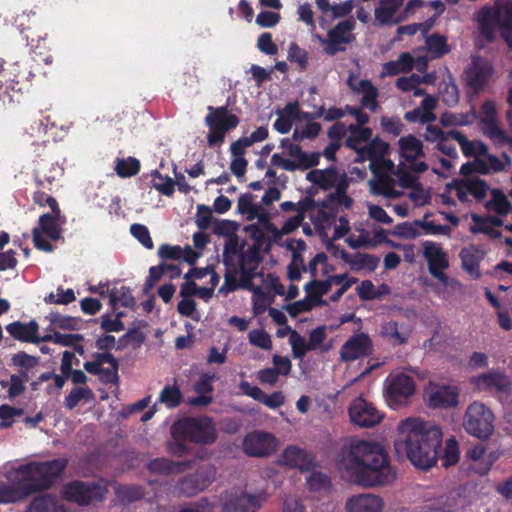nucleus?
Here are the masks:
<instances>
[{
	"label": "nucleus",
	"mask_w": 512,
	"mask_h": 512,
	"mask_svg": "<svg viewBox=\"0 0 512 512\" xmlns=\"http://www.w3.org/2000/svg\"><path fill=\"white\" fill-rule=\"evenodd\" d=\"M248 341L251 345L262 350L272 349L271 336L264 329H252L248 333Z\"/></svg>",
	"instance_id": "56"
},
{
	"label": "nucleus",
	"mask_w": 512,
	"mask_h": 512,
	"mask_svg": "<svg viewBox=\"0 0 512 512\" xmlns=\"http://www.w3.org/2000/svg\"><path fill=\"white\" fill-rule=\"evenodd\" d=\"M244 288L252 292V311L255 316L263 314L268 306L273 301V296H270L266 293L263 288L255 283V277L251 279H244L241 283H237L234 280H231L229 276L225 277V283L220 288V292H231L238 288Z\"/></svg>",
	"instance_id": "16"
},
{
	"label": "nucleus",
	"mask_w": 512,
	"mask_h": 512,
	"mask_svg": "<svg viewBox=\"0 0 512 512\" xmlns=\"http://www.w3.org/2000/svg\"><path fill=\"white\" fill-rule=\"evenodd\" d=\"M66 463L57 459L45 463L21 465L8 472L9 482L15 486L8 488L0 480V503L15 502L30 492L47 487L52 479L59 475Z\"/></svg>",
	"instance_id": "4"
},
{
	"label": "nucleus",
	"mask_w": 512,
	"mask_h": 512,
	"mask_svg": "<svg viewBox=\"0 0 512 512\" xmlns=\"http://www.w3.org/2000/svg\"><path fill=\"white\" fill-rule=\"evenodd\" d=\"M219 279L212 268H193L185 274L186 281L181 285L180 294L182 297L197 296L207 302L212 298Z\"/></svg>",
	"instance_id": "9"
},
{
	"label": "nucleus",
	"mask_w": 512,
	"mask_h": 512,
	"mask_svg": "<svg viewBox=\"0 0 512 512\" xmlns=\"http://www.w3.org/2000/svg\"><path fill=\"white\" fill-rule=\"evenodd\" d=\"M267 137H268L267 128L264 126H261V127H258L254 132H252L249 136L241 137L237 141H235L233 143L234 148L246 150L253 144L265 140Z\"/></svg>",
	"instance_id": "51"
},
{
	"label": "nucleus",
	"mask_w": 512,
	"mask_h": 512,
	"mask_svg": "<svg viewBox=\"0 0 512 512\" xmlns=\"http://www.w3.org/2000/svg\"><path fill=\"white\" fill-rule=\"evenodd\" d=\"M466 457L471 460L473 468L479 474H485L495 461L493 454L486 453V447L483 444H476L466 451Z\"/></svg>",
	"instance_id": "37"
},
{
	"label": "nucleus",
	"mask_w": 512,
	"mask_h": 512,
	"mask_svg": "<svg viewBox=\"0 0 512 512\" xmlns=\"http://www.w3.org/2000/svg\"><path fill=\"white\" fill-rule=\"evenodd\" d=\"M318 305L313 297L307 294V297L294 303H291L285 307L286 311L290 316L296 317L300 313L311 310L314 306Z\"/></svg>",
	"instance_id": "63"
},
{
	"label": "nucleus",
	"mask_w": 512,
	"mask_h": 512,
	"mask_svg": "<svg viewBox=\"0 0 512 512\" xmlns=\"http://www.w3.org/2000/svg\"><path fill=\"white\" fill-rule=\"evenodd\" d=\"M372 342L366 333L350 337L341 347L340 356L343 361H354L371 353Z\"/></svg>",
	"instance_id": "22"
},
{
	"label": "nucleus",
	"mask_w": 512,
	"mask_h": 512,
	"mask_svg": "<svg viewBox=\"0 0 512 512\" xmlns=\"http://www.w3.org/2000/svg\"><path fill=\"white\" fill-rule=\"evenodd\" d=\"M320 131V125L316 122L308 119V115H300L299 121L296 123L295 130L293 132V138L295 140H302L305 138H313Z\"/></svg>",
	"instance_id": "46"
},
{
	"label": "nucleus",
	"mask_w": 512,
	"mask_h": 512,
	"mask_svg": "<svg viewBox=\"0 0 512 512\" xmlns=\"http://www.w3.org/2000/svg\"><path fill=\"white\" fill-rule=\"evenodd\" d=\"M140 169V162L132 157L117 161L116 171L120 177H131L136 175Z\"/></svg>",
	"instance_id": "60"
},
{
	"label": "nucleus",
	"mask_w": 512,
	"mask_h": 512,
	"mask_svg": "<svg viewBox=\"0 0 512 512\" xmlns=\"http://www.w3.org/2000/svg\"><path fill=\"white\" fill-rule=\"evenodd\" d=\"M451 135L459 143L462 152L466 156L475 157V161L472 163L474 166L476 164H482L483 160H481V158L487 152V147L483 142L470 141L460 132H453Z\"/></svg>",
	"instance_id": "40"
},
{
	"label": "nucleus",
	"mask_w": 512,
	"mask_h": 512,
	"mask_svg": "<svg viewBox=\"0 0 512 512\" xmlns=\"http://www.w3.org/2000/svg\"><path fill=\"white\" fill-rule=\"evenodd\" d=\"M386 230L380 227H374L369 234L368 240H362L358 245H366V248H374L381 243H387L393 247H397L392 241L388 239Z\"/></svg>",
	"instance_id": "57"
},
{
	"label": "nucleus",
	"mask_w": 512,
	"mask_h": 512,
	"mask_svg": "<svg viewBox=\"0 0 512 512\" xmlns=\"http://www.w3.org/2000/svg\"><path fill=\"white\" fill-rule=\"evenodd\" d=\"M231 164L230 170L236 177H241L245 174L248 162L244 157L245 150L235 149L234 144L231 145Z\"/></svg>",
	"instance_id": "52"
},
{
	"label": "nucleus",
	"mask_w": 512,
	"mask_h": 512,
	"mask_svg": "<svg viewBox=\"0 0 512 512\" xmlns=\"http://www.w3.org/2000/svg\"><path fill=\"white\" fill-rule=\"evenodd\" d=\"M93 399V392L87 387H75L64 399V407L66 409H73L83 402H89Z\"/></svg>",
	"instance_id": "48"
},
{
	"label": "nucleus",
	"mask_w": 512,
	"mask_h": 512,
	"mask_svg": "<svg viewBox=\"0 0 512 512\" xmlns=\"http://www.w3.org/2000/svg\"><path fill=\"white\" fill-rule=\"evenodd\" d=\"M397 153L400 165L408 164L413 172L421 173L428 169V165L419 159L424 156V147L420 139L409 134L397 141Z\"/></svg>",
	"instance_id": "14"
},
{
	"label": "nucleus",
	"mask_w": 512,
	"mask_h": 512,
	"mask_svg": "<svg viewBox=\"0 0 512 512\" xmlns=\"http://www.w3.org/2000/svg\"><path fill=\"white\" fill-rule=\"evenodd\" d=\"M6 330L13 338L20 341L39 343L41 339L37 336L38 325L34 321L29 323H10L7 325Z\"/></svg>",
	"instance_id": "39"
},
{
	"label": "nucleus",
	"mask_w": 512,
	"mask_h": 512,
	"mask_svg": "<svg viewBox=\"0 0 512 512\" xmlns=\"http://www.w3.org/2000/svg\"><path fill=\"white\" fill-rule=\"evenodd\" d=\"M452 188L455 190L457 197L462 202H468L471 198L482 200L486 197L489 190V187L484 180L473 176L455 181Z\"/></svg>",
	"instance_id": "21"
},
{
	"label": "nucleus",
	"mask_w": 512,
	"mask_h": 512,
	"mask_svg": "<svg viewBox=\"0 0 512 512\" xmlns=\"http://www.w3.org/2000/svg\"><path fill=\"white\" fill-rule=\"evenodd\" d=\"M384 508V500L371 493L353 495L345 504L347 512H383Z\"/></svg>",
	"instance_id": "24"
},
{
	"label": "nucleus",
	"mask_w": 512,
	"mask_h": 512,
	"mask_svg": "<svg viewBox=\"0 0 512 512\" xmlns=\"http://www.w3.org/2000/svg\"><path fill=\"white\" fill-rule=\"evenodd\" d=\"M347 84L354 93L362 96L361 104L363 107L372 111L376 110L378 91L370 81L362 79L355 74H350Z\"/></svg>",
	"instance_id": "25"
},
{
	"label": "nucleus",
	"mask_w": 512,
	"mask_h": 512,
	"mask_svg": "<svg viewBox=\"0 0 512 512\" xmlns=\"http://www.w3.org/2000/svg\"><path fill=\"white\" fill-rule=\"evenodd\" d=\"M437 107V99L431 95H426L420 106L405 114V119L409 122L430 123L436 120L434 113Z\"/></svg>",
	"instance_id": "35"
},
{
	"label": "nucleus",
	"mask_w": 512,
	"mask_h": 512,
	"mask_svg": "<svg viewBox=\"0 0 512 512\" xmlns=\"http://www.w3.org/2000/svg\"><path fill=\"white\" fill-rule=\"evenodd\" d=\"M279 445L277 438L268 432L254 431L243 441L244 451L250 456H267L273 453Z\"/></svg>",
	"instance_id": "20"
},
{
	"label": "nucleus",
	"mask_w": 512,
	"mask_h": 512,
	"mask_svg": "<svg viewBox=\"0 0 512 512\" xmlns=\"http://www.w3.org/2000/svg\"><path fill=\"white\" fill-rule=\"evenodd\" d=\"M174 435L183 434L196 443L208 444L216 439V429L212 421L208 418H189L178 421L172 427Z\"/></svg>",
	"instance_id": "11"
},
{
	"label": "nucleus",
	"mask_w": 512,
	"mask_h": 512,
	"mask_svg": "<svg viewBox=\"0 0 512 512\" xmlns=\"http://www.w3.org/2000/svg\"><path fill=\"white\" fill-rule=\"evenodd\" d=\"M353 28V21H342L328 31V36L330 37L334 54L343 51L345 49V45L354 40V36L352 34Z\"/></svg>",
	"instance_id": "32"
},
{
	"label": "nucleus",
	"mask_w": 512,
	"mask_h": 512,
	"mask_svg": "<svg viewBox=\"0 0 512 512\" xmlns=\"http://www.w3.org/2000/svg\"><path fill=\"white\" fill-rule=\"evenodd\" d=\"M491 65L482 58H474L466 71L469 85L478 88L492 75Z\"/></svg>",
	"instance_id": "36"
},
{
	"label": "nucleus",
	"mask_w": 512,
	"mask_h": 512,
	"mask_svg": "<svg viewBox=\"0 0 512 512\" xmlns=\"http://www.w3.org/2000/svg\"><path fill=\"white\" fill-rule=\"evenodd\" d=\"M336 463L344 479L365 487L386 485L396 477L387 452L372 440L357 439L345 445Z\"/></svg>",
	"instance_id": "1"
},
{
	"label": "nucleus",
	"mask_w": 512,
	"mask_h": 512,
	"mask_svg": "<svg viewBox=\"0 0 512 512\" xmlns=\"http://www.w3.org/2000/svg\"><path fill=\"white\" fill-rule=\"evenodd\" d=\"M392 438L398 455L407 457L416 468L427 470L437 462L443 433L434 423L407 417L397 423Z\"/></svg>",
	"instance_id": "2"
},
{
	"label": "nucleus",
	"mask_w": 512,
	"mask_h": 512,
	"mask_svg": "<svg viewBox=\"0 0 512 512\" xmlns=\"http://www.w3.org/2000/svg\"><path fill=\"white\" fill-rule=\"evenodd\" d=\"M26 512H66V510L53 496L42 495L32 501Z\"/></svg>",
	"instance_id": "45"
},
{
	"label": "nucleus",
	"mask_w": 512,
	"mask_h": 512,
	"mask_svg": "<svg viewBox=\"0 0 512 512\" xmlns=\"http://www.w3.org/2000/svg\"><path fill=\"white\" fill-rule=\"evenodd\" d=\"M476 114L474 111L470 113H444L441 116V123L445 127L465 126L474 122Z\"/></svg>",
	"instance_id": "49"
},
{
	"label": "nucleus",
	"mask_w": 512,
	"mask_h": 512,
	"mask_svg": "<svg viewBox=\"0 0 512 512\" xmlns=\"http://www.w3.org/2000/svg\"><path fill=\"white\" fill-rule=\"evenodd\" d=\"M263 205L264 204L254 203L246 218L249 221L257 220V226L252 224L247 227V230L258 229L261 231V235L264 237L268 229V224L271 223V216Z\"/></svg>",
	"instance_id": "43"
},
{
	"label": "nucleus",
	"mask_w": 512,
	"mask_h": 512,
	"mask_svg": "<svg viewBox=\"0 0 512 512\" xmlns=\"http://www.w3.org/2000/svg\"><path fill=\"white\" fill-rule=\"evenodd\" d=\"M63 497L78 505H88L94 501L102 500L107 493L104 484L75 481L67 484L63 489Z\"/></svg>",
	"instance_id": "15"
},
{
	"label": "nucleus",
	"mask_w": 512,
	"mask_h": 512,
	"mask_svg": "<svg viewBox=\"0 0 512 512\" xmlns=\"http://www.w3.org/2000/svg\"><path fill=\"white\" fill-rule=\"evenodd\" d=\"M481 36L492 41L500 31L508 46L512 49V2L483 7L474 16Z\"/></svg>",
	"instance_id": "6"
},
{
	"label": "nucleus",
	"mask_w": 512,
	"mask_h": 512,
	"mask_svg": "<svg viewBox=\"0 0 512 512\" xmlns=\"http://www.w3.org/2000/svg\"><path fill=\"white\" fill-rule=\"evenodd\" d=\"M370 231L364 228L362 222L354 224V232H351L346 238V244L352 249L366 248V245H358L362 240H368Z\"/></svg>",
	"instance_id": "58"
},
{
	"label": "nucleus",
	"mask_w": 512,
	"mask_h": 512,
	"mask_svg": "<svg viewBox=\"0 0 512 512\" xmlns=\"http://www.w3.org/2000/svg\"><path fill=\"white\" fill-rule=\"evenodd\" d=\"M459 390L451 385L429 383L424 391V398L432 408H451L459 404Z\"/></svg>",
	"instance_id": "17"
},
{
	"label": "nucleus",
	"mask_w": 512,
	"mask_h": 512,
	"mask_svg": "<svg viewBox=\"0 0 512 512\" xmlns=\"http://www.w3.org/2000/svg\"><path fill=\"white\" fill-rule=\"evenodd\" d=\"M205 122L209 127L208 143L211 146H215L224 141L226 132L235 128L239 124V119L226 108L220 107L216 109L210 108Z\"/></svg>",
	"instance_id": "12"
},
{
	"label": "nucleus",
	"mask_w": 512,
	"mask_h": 512,
	"mask_svg": "<svg viewBox=\"0 0 512 512\" xmlns=\"http://www.w3.org/2000/svg\"><path fill=\"white\" fill-rule=\"evenodd\" d=\"M49 320L52 329L75 330L78 325V321L75 318L56 313H51Z\"/></svg>",
	"instance_id": "62"
},
{
	"label": "nucleus",
	"mask_w": 512,
	"mask_h": 512,
	"mask_svg": "<svg viewBox=\"0 0 512 512\" xmlns=\"http://www.w3.org/2000/svg\"><path fill=\"white\" fill-rule=\"evenodd\" d=\"M415 392L414 379L404 373L391 378L386 389V401L392 407L405 404Z\"/></svg>",
	"instance_id": "19"
},
{
	"label": "nucleus",
	"mask_w": 512,
	"mask_h": 512,
	"mask_svg": "<svg viewBox=\"0 0 512 512\" xmlns=\"http://www.w3.org/2000/svg\"><path fill=\"white\" fill-rule=\"evenodd\" d=\"M327 327L322 325L311 330L309 333V344L311 351L327 352L331 349L332 343L327 342Z\"/></svg>",
	"instance_id": "47"
},
{
	"label": "nucleus",
	"mask_w": 512,
	"mask_h": 512,
	"mask_svg": "<svg viewBox=\"0 0 512 512\" xmlns=\"http://www.w3.org/2000/svg\"><path fill=\"white\" fill-rule=\"evenodd\" d=\"M349 132L346 144L357 151V160L368 159L370 161L369 168L373 174V178L368 181L370 192L386 198L399 197L401 192L395 189V180L391 177L395 164L387 158L390 151L389 144L379 138L371 139L372 130L370 128H358L350 125Z\"/></svg>",
	"instance_id": "3"
},
{
	"label": "nucleus",
	"mask_w": 512,
	"mask_h": 512,
	"mask_svg": "<svg viewBox=\"0 0 512 512\" xmlns=\"http://www.w3.org/2000/svg\"><path fill=\"white\" fill-rule=\"evenodd\" d=\"M289 344L291 346L292 356L295 359H302L305 354L311 350L309 340L307 341L297 331L291 333L289 337Z\"/></svg>",
	"instance_id": "54"
},
{
	"label": "nucleus",
	"mask_w": 512,
	"mask_h": 512,
	"mask_svg": "<svg viewBox=\"0 0 512 512\" xmlns=\"http://www.w3.org/2000/svg\"><path fill=\"white\" fill-rule=\"evenodd\" d=\"M281 147L283 154L295 165V170L308 169L319 163L320 153L318 152H304L298 145L289 140L283 141Z\"/></svg>",
	"instance_id": "23"
},
{
	"label": "nucleus",
	"mask_w": 512,
	"mask_h": 512,
	"mask_svg": "<svg viewBox=\"0 0 512 512\" xmlns=\"http://www.w3.org/2000/svg\"><path fill=\"white\" fill-rule=\"evenodd\" d=\"M159 399L168 408H173L180 403L181 393L176 386H166L162 389Z\"/></svg>",
	"instance_id": "64"
},
{
	"label": "nucleus",
	"mask_w": 512,
	"mask_h": 512,
	"mask_svg": "<svg viewBox=\"0 0 512 512\" xmlns=\"http://www.w3.org/2000/svg\"><path fill=\"white\" fill-rule=\"evenodd\" d=\"M422 248L423 256L428 264V270L438 281V284L435 285L436 293L442 298L448 297L460 287V284L456 280L448 278L444 273V270L449 267L447 253L440 244L432 241H424Z\"/></svg>",
	"instance_id": "7"
},
{
	"label": "nucleus",
	"mask_w": 512,
	"mask_h": 512,
	"mask_svg": "<svg viewBox=\"0 0 512 512\" xmlns=\"http://www.w3.org/2000/svg\"><path fill=\"white\" fill-rule=\"evenodd\" d=\"M66 223L65 217L43 214L39 218L38 226L33 229V243L36 248L51 252L52 246L48 240L61 238L62 226Z\"/></svg>",
	"instance_id": "13"
},
{
	"label": "nucleus",
	"mask_w": 512,
	"mask_h": 512,
	"mask_svg": "<svg viewBox=\"0 0 512 512\" xmlns=\"http://www.w3.org/2000/svg\"><path fill=\"white\" fill-rule=\"evenodd\" d=\"M277 119L274 128L282 134L288 133L293 123H297L300 118L299 106L297 102L288 103L282 110L277 112Z\"/></svg>",
	"instance_id": "38"
},
{
	"label": "nucleus",
	"mask_w": 512,
	"mask_h": 512,
	"mask_svg": "<svg viewBox=\"0 0 512 512\" xmlns=\"http://www.w3.org/2000/svg\"><path fill=\"white\" fill-rule=\"evenodd\" d=\"M462 426L469 435L478 439H488L495 429L494 413L485 404L474 401L465 410Z\"/></svg>",
	"instance_id": "8"
},
{
	"label": "nucleus",
	"mask_w": 512,
	"mask_h": 512,
	"mask_svg": "<svg viewBox=\"0 0 512 512\" xmlns=\"http://www.w3.org/2000/svg\"><path fill=\"white\" fill-rule=\"evenodd\" d=\"M88 290L103 298L108 297L113 307L119 304L122 306H130L133 304V297L125 287L111 288L108 282H100L96 285H90Z\"/></svg>",
	"instance_id": "26"
},
{
	"label": "nucleus",
	"mask_w": 512,
	"mask_h": 512,
	"mask_svg": "<svg viewBox=\"0 0 512 512\" xmlns=\"http://www.w3.org/2000/svg\"><path fill=\"white\" fill-rule=\"evenodd\" d=\"M471 383L478 390H508L511 386L510 379L500 371H492L489 373H483L478 376L471 378Z\"/></svg>",
	"instance_id": "27"
},
{
	"label": "nucleus",
	"mask_w": 512,
	"mask_h": 512,
	"mask_svg": "<svg viewBox=\"0 0 512 512\" xmlns=\"http://www.w3.org/2000/svg\"><path fill=\"white\" fill-rule=\"evenodd\" d=\"M305 218L304 212L298 210L297 214L288 218L281 227L274 223L268 224V229L264 235L268 242H279L285 235L293 233L302 224Z\"/></svg>",
	"instance_id": "29"
},
{
	"label": "nucleus",
	"mask_w": 512,
	"mask_h": 512,
	"mask_svg": "<svg viewBox=\"0 0 512 512\" xmlns=\"http://www.w3.org/2000/svg\"><path fill=\"white\" fill-rule=\"evenodd\" d=\"M349 416L352 423L359 427L370 428L379 424L384 414L376 409V407L363 399L356 398L350 405Z\"/></svg>",
	"instance_id": "18"
},
{
	"label": "nucleus",
	"mask_w": 512,
	"mask_h": 512,
	"mask_svg": "<svg viewBox=\"0 0 512 512\" xmlns=\"http://www.w3.org/2000/svg\"><path fill=\"white\" fill-rule=\"evenodd\" d=\"M158 255L165 260H183L189 264H194L201 256V253L194 251L189 245L181 247L163 244L158 248Z\"/></svg>",
	"instance_id": "30"
},
{
	"label": "nucleus",
	"mask_w": 512,
	"mask_h": 512,
	"mask_svg": "<svg viewBox=\"0 0 512 512\" xmlns=\"http://www.w3.org/2000/svg\"><path fill=\"white\" fill-rule=\"evenodd\" d=\"M305 289L307 294L311 295L317 304H321L322 296L330 291L331 285L327 279L324 281H311L305 286Z\"/></svg>",
	"instance_id": "61"
},
{
	"label": "nucleus",
	"mask_w": 512,
	"mask_h": 512,
	"mask_svg": "<svg viewBox=\"0 0 512 512\" xmlns=\"http://www.w3.org/2000/svg\"><path fill=\"white\" fill-rule=\"evenodd\" d=\"M421 4V0H380L375 8V19L380 24H397L406 20Z\"/></svg>",
	"instance_id": "10"
},
{
	"label": "nucleus",
	"mask_w": 512,
	"mask_h": 512,
	"mask_svg": "<svg viewBox=\"0 0 512 512\" xmlns=\"http://www.w3.org/2000/svg\"><path fill=\"white\" fill-rule=\"evenodd\" d=\"M279 462L289 468L308 471L312 466L311 457L302 449L295 446L287 447L279 458Z\"/></svg>",
	"instance_id": "33"
},
{
	"label": "nucleus",
	"mask_w": 512,
	"mask_h": 512,
	"mask_svg": "<svg viewBox=\"0 0 512 512\" xmlns=\"http://www.w3.org/2000/svg\"><path fill=\"white\" fill-rule=\"evenodd\" d=\"M153 187L165 196H171L174 192L175 182L167 176H162L154 171L151 174Z\"/></svg>",
	"instance_id": "59"
},
{
	"label": "nucleus",
	"mask_w": 512,
	"mask_h": 512,
	"mask_svg": "<svg viewBox=\"0 0 512 512\" xmlns=\"http://www.w3.org/2000/svg\"><path fill=\"white\" fill-rule=\"evenodd\" d=\"M356 292L363 300H375L383 298L391 291L386 284L376 286L370 280H364L356 287Z\"/></svg>",
	"instance_id": "42"
},
{
	"label": "nucleus",
	"mask_w": 512,
	"mask_h": 512,
	"mask_svg": "<svg viewBox=\"0 0 512 512\" xmlns=\"http://www.w3.org/2000/svg\"><path fill=\"white\" fill-rule=\"evenodd\" d=\"M485 257V251L475 245H469L460 252L462 268L473 279L481 277L480 263Z\"/></svg>",
	"instance_id": "28"
},
{
	"label": "nucleus",
	"mask_w": 512,
	"mask_h": 512,
	"mask_svg": "<svg viewBox=\"0 0 512 512\" xmlns=\"http://www.w3.org/2000/svg\"><path fill=\"white\" fill-rule=\"evenodd\" d=\"M264 500V495L254 497L236 491L235 493L227 496V499L224 502V512H231L236 510L245 511L250 507H259L264 502Z\"/></svg>",
	"instance_id": "34"
},
{
	"label": "nucleus",
	"mask_w": 512,
	"mask_h": 512,
	"mask_svg": "<svg viewBox=\"0 0 512 512\" xmlns=\"http://www.w3.org/2000/svg\"><path fill=\"white\" fill-rule=\"evenodd\" d=\"M273 243L289 251L291 253V260L303 259V254L307 249L306 243L302 239L287 238L283 240L282 238L279 242Z\"/></svg>",
	"instance_id": "50"
},
{
	"label": "nucleus",
	"mask_w": 512,
	"mask_h": 512,
	"mask_svg": "<svg viewBox=\"0 0 512 512\" xmlns=\"http://www.w3.org/2000/svg\"><path fill=\"white\" fill-rule=\"evenodd\" d=\"M381 334L393 345H401L408 340L410 330L404 324L390 320L383 323Z\"/></svg>",
	"instance_id": "41"
},
{
	"label": "nucleus",
	"mask_w": 512,
	"mask_h": 512,
	"mask_svg": "<svg viewBox=\"0 0 512 512\" xmlns=\"http://www.w3.org/2000/svg\"><path fill=\"white\" fill-rule=\"evenodd\" d=\"M483 160L482 164H476L474 167V164L466 163L463 164L461 167V174L464 176H468L472 172H479L482 174L490 173V172H498L505 168L506 164L510 163L509 158L505 156V162L498 159L496 156L488 154L486 152L485 155L481 158Z\"/></svg>",
	"instance_id": "31"
},
{
	"label": "nucleus",
	"mask_w": 512,
	"mask_h": 512,
	"mask_svg": "<svg viewBox=\"0 0 512 512\" xmlns=\"http://www.w3.org/2000/svg\"><path fill=\"white\" fill-rule=\"evenodd\" d=\"M414 58L409 53H402L397 60L383 65L381 77L405 73L413 68Z\"/></svg>",
	"instance_id": "44"
},
{
	"label": "nucleus",
	"mask_w": 512,
	"mask_h": 512,
	"mask_svg": "<svg viewBox=\"0 0 512 512\" xmlns=\"http://www.w3.org/2000/svg\"><path fill=\"white\" fill-rule=\"evenodd\" d=\"M306 179L316 189L329 191L327 204L334 209H349L353 199L347 194L349 179L345 173L334 168L313 169L306 174Z\"/></svg>",
	"instance_id": "5"
},
{
	"label": "nucleus",
	"mask_w": 512,
	"mask_h": 512,
	"mask_svg": "<svg viewBox=\"0 0 512 512\" xmlns=\"http://www.w3.org/2000/svg\"><path fill=\"white\" fill-rule=\"evenodd\" d=\"M486 207L488 210L498 214H507L510 210V204L506 196L497 190L492 191L491 198L487 201Z\"/></svg>",
	"instance_id": "55"
},
{
	"label": "nucleus",
	"mask_w": 512,
	"mask_h": 512,
	"mask_svg": "<svg viewBox=\"0 0 512 512\" xmlns=\"http://www.w3.org/2000/svg\"><path fill=\"white\" fill-rule=\"evenodd\" d=\"M287 59L296 63L301 70H306L309 64L308 52L295 42L289 44Z\"/></svg>",
	"instance_id": "53"
}]
</instances>
